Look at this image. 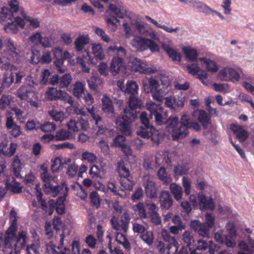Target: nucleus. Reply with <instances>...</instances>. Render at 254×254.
<instances>
[{"label": "nucleus", "instance_id": "60", "mask_svg": "<svg viewBox=\"0 0 254 254\" xmlns=\"http://www.w3.org/2000/svg\"><path fill=\"white\" fill-rule=\"evenodd\" d=\"M130 96L128 100L129 107L132 109L139 108L142 105L141 102L135 96Z\"/></svg>", "mask_w": 254, "mask_h": 254}, {"label": "nucleus", "instance_id": "35", "mask_svg": "<svg viewBox=\"0 0 254 254\" xmlns=\"http://www.w3.org/2000/svg\"><path fill=\"white\" fill-rule=\"evenodd\" d=\"M61 188L62 186H54L52 183L51 184H45L43 186L44 191L46 193L51 194L52 196H55L59 192V188Z\"/></svg>", "mask_w": 254, "mask_h": 254}, {"label": "nucleus", "instance_id": "50", "mask_svg": "<svg viewBox=\"0 0 254 254\" xmlns=\"http://www.w3.org/2000/svg\"><path fill=\"white\" fill-rule=\"evenodd\" d=\"M72 78L70 74H64L60 77V88H66L71 83Z\"/></svg>", "mask_w": 254, "mask_h": 254}, {"label": "nucleus", "instance_id": "33", "mask_svg": "<svg viewBox=\"0 0 254 254\" xmlns=\"http://www.w3.org/2000/svg\"><path fill=\"white\" fill-rule=\"evenodd\" d=\"M200 61L203 62L205 64L206 68L208 71L215 72L218 69L217 64L215 62L205 57L199 59Z\"/></svg>", "mask_w": 254, "mask_h": 254}, {"label": "nucleus", "instance_id": "59", "mask_svg": "<svg viewBox=\"0 0 254 254\" xmlns=\"http://www.w3.org/2000/svg\"><path fill=\"white\" fill-rule=\"evenodd\" d=\"M59 89L55 87H49L45 92L46 97L49 100H56L57 94Z\"/></svg>", "mask_w": 254, "mask_h": 254}, {"label": "nucleus", "instance_id": "39", "mask_svg": "<svg viewBox=\"0 0 254 254\" xmlns=\"http://www.w3.org/2000/svg\"><path fill=\"white\" fill-rule=\"evenodd\" d=\"M85 89L84 84L81 82L77 81L73 85V95L79 98L83 94H84Z\"/></svg>", "mask_w": 254, "mask_h": 254}, {"label": "nucleus", "instance_id": "62", "mask_svg": "<svg viewBox=\"0 0 254 254\" xmlns=\"http://www.w3.org/2000/svg\"><path fill=\"white\" fill-rule=\"evenodd\" d=\"M40 128L44 132H51L56 129V125L53 122H48L43 125L40 124Z\"/></svg>", "mask_w": 254, "mask_h": 254}, {"label": "nucleus", "instance_id": "40", "mask_svg": "<svg viewBox=\"0 0 254 254\" xmlns=\"http://www.w3.org/2000/svg\"><path fill=\"white\" fill-rule=\"evenodd\" d=\"M138 87L137 83L132 80L128 81L126 84V88L124 90L126 93L132 95H136L137 94Z\"/></svg>", "mask_w": 254, "mask_h": 254}, {"label": "nucleus", "instance_id": "37", "mask_svg": "<svg viewBox=\"0 0 254 254\" xmlns=\"http://www.w3.org/2000/svg\"><path fill=\"white\" fill-rule=\"evenodd\" d=\"M170 189L175 199L177 200H180L182 198L183 190L182 188L177 185L176 183H172L170 185Z\"/></svg>", "mask_w": 254, "mask_h": 254}, {"label": "nucleus", "instance_id": "53", "mask_svg": "<svg viewBox=\"0 0 254 254\" xmlns=\"http://www.w3.org/2000/svg\"><path fill=\"white\" fill-rule=\"evenodd\" d=\"M120 184L126 190L131 191L133 190L135 183L129 179L128 177H123L121 178Z\"/></svg>", "mask_w": 254, "mask_h": 254}, {"label": "nucleus", "instance_id": "58", "mask_svg": "<svg viewBox=\"0 0 254 254\" xmlns=\"http://www.w3.org/2000/svg\"><path fill=\"white\" fill-rule=\"evenodd\" d=\"M2 82L5 88L9 87L12 83H14V75L13 72L5 74Z\"/></svg>", "mask_w": 254, "mask_h": 254}, {"label": "nucleus", "instance_id": "29", "mask_svg": "<svg viewBox=\"0 0 254 254\" xmlns=\"http://www.w3.org/2000/svg\"><path fill=\"white\" fill-rule=\"evenodd\" d=\"M107 188L114 195H119L122 198H125L127 194L125 190L120 187L117 186L115 183L108 182L107 184Z\"/></svg>", "mask_w": 254, "mask_h": 254}, {"label": "nucleus", "instance_id": "47", "mask_svg": "<svg viewBox=\"0 0 254 254\" xmlns=\"http://www.w3.org/2000/svg\"><path fill=\"white\" fill-rule=\"evenodd\" d=\"M183 50L186 58L189 61H194L197 59L198 54L195 49L191 48L184 47Z\"/></svg>", "mask_w": 254, "mask_h": 254}, {"label": "nucleus", "instance_id": "10", "mask_svg": "<svg viewBox=\"0 0 254 254\" xmlns=\"http://www.w3.org/2000/svg\"><path fill=\"white\" fill-rule=\"evenodd\" d=\"M8 141L6 137H4L0 143V152L3 155L10 157L16 152L17 145L15 143H11L8 146Z\"/></svg>", "mask_w": 254, "mask_h": 254}, {"label": "nucleus", "instance_id": "24", "mask_svg": "<svg viewBox=\"0 0 254 254\" xmlns=\"http://www.w3.org/2000/svg\"><path fill=\"white\" fill-rule=\"evenodd\" d=\"M108 51L113 52L117 55L116 57H119L123 60L128 59L130 57V53L122 46H111L108 48Z\"/></svg>", "mask_w": 254, "mask_h": 254}, {"label": "nucleus", "instance_id": "41", "mask_svg": "<svg viewBox=\"0 0 254 254\" xmlns=\"http://www.w3.org/2000/svg\"><path fill=\"white\" fill-rule=\"evenodd\" d=\"M183 240L188 247H194L196 245L193 234L190 231H186L183 235Z\"/></svg>", "mask_w": 254, "mask_h": 254}, {"label": "nucleus", "instance_id": "5", "mask_svg": "<svg viewBox=\"0 0 254 254\" xmlns=\"http://www.w3.org/2000/svg\"><path fill=\"white\" fill-rule=\"evenodd\" d=\"M131 68L132 70L135 72H139L141 73L150 74L157 71L156 68H152L149 67L147 63L136 57H133L131 59Z\"/></svg>", "mask_w": 254, "mask_h": 254}, {"label": "nucleus", "instance_id": "12", "mask_svg": "<svg viewBox=\"0 0 254 254\" xmlns=\"http://www.w3.org/2000/svg\"><path fill=\"white\" fill-rule=\"evenodd\" d=\"M139 118L141 123L145 126V127H150L151 139L156 143L157 145H158L159 132L157 130H156L153 126L150 125L149 120L147 117V114L145 112H142Z\"/></svg>", "mask_w": 254, "mask_h": 254}, {"label": "nucleus", "instance_id": "42", "mask_svg": "<svg viewBox=\"0 0 254 254\" xmlns=\"http://www.w3.org/2000/svg\"><path fill=\"white\" fill-rule=\"evenodd\" d=\"M116 240L118 243L123 245L126 250H130V244L128 239L126 238V235L120 232L117 233L116 237Z\"/></svg>", "mask_w": 254, "mask_h": 254}, {"label": "nucleus", "instance_id": "7", "mask_svg": "<svg viewBox=\"0 0 254 254\" xmlns=\"http://www.w3.org/2000/svg\"><path fill=\"white\" fill-rule=\"evenodd\" d=\"M3 48L8 53V56L7 57L8 59L15 62L19 60L20 57L19 50L17 48V45L10 39L4 40Z\"/></svg>", "mask_w": 254, "mask_h": 254}, {"label": "nucleus", "instance_id": "3", "mask_svg": "<svg viewBox=\"0 0 254 254\" xmlns=\"http://www.w3.org/2000/svg\"><path fill=\"white\" fill-rule=\"evenodd\" d=\"M17 96L21 100L27 101L34 108H37L39 106L37 94L28 86H21L17 91Z\"/></svg>", "mask_w": 254, "mask_h": 254}, {"label": "nucleus", "instance_id": "48", "mask_svg": "<svg viewBox=\"0 0 254 254\" xmlns=\"http://www.w3.org/2000/svg\"><path fill=\"white\" fill-rule=\"evenodd\" d=\"M49 114L56 122H62L65 118V115L62 111L52 109L48 111Z\"/></svg>", "mask_w": 254, "mask_h": 254}, {"label": "nucleus", "instance_id": "34", "mask_svg": "<svg viewBox=\"0 0 254 254\" xmlns=\"http://www.w3.org/2000/svg\"><path fill=\"white\" fill-rule=\"evenodd\" d=\"M61 100L64 103H67L70 105L73 106L74 101L72 98L65 91L59 89L57 94L56 100Z\"/></svg>", "mask_w": 254, "mask_h": 254}, {"label": "nucleus", "instance_id": "51", "mask_svg": "<svg viewBox=\"0 0 254 254\" xmlns=\"http://www.w3.org/2000/svg\"><path fill=\"white\" fill-rule=\"evenodd\" d=\"M92 50V53L97 59L102 60L104 58L103 48L100 44H93Z\"/></svg>", "mask_w": 254, "mask_h": 254}, {"label": "nucleus", "instance_id": "28", "mask_svg": "<svg viewBox=\"0 0 254 254\" xmlns=\"http://www.w3.org/2000/svg\"><path fill=\"white\" fill-rule=\"evenodd\" d=\"M162 48L172 61L178 62L181 61V54L177 52L175 50L164 44L162 45Z\"/></svg>", "mask_w": 254, "mask_h": 254}, {"label": "nucleus", "instance_id": "56", "mask_svg": "<svg viewBox=\"0 0 254 254\" xmlns=\"http://www.w3.org/2000/svg\"><path fill=\"white\" fill-rule=\"evenodd\" d=\"M21 167V160L19 159L17 155L14 156L13 158L12 169L14 174L16 177L20 175V171Z\"/></svg>", "mask_w": 254, "mask_h": 254}, {"label": "nucleus", "instance_id": "14", "mask_svg": "<svg viewBox=\"0 0 254 254\" xmlns=\"http://www.w3.org/2000/svg\"><path fill=\"white\" fill-rule=\"evenodd\" d=\"M203 238L196 240V249L199 251H204L207 248L209 249V254H215V251L217 248L212 240L207 241Z\"/></svg>", "mask_w": 254, "mask_h": 254}, {"label": "nucleus", "instance_id": "44", "mask_svg": "<svg viewBox=\"0 0 254 254\" xmlns=\"http://www.w3.org/2000/svg\"><path fill=\"white\" fill-rule=\"evenodd\" d=\"M35 190H36V195L38 201L40 203L41 208L43 211L47 212L48 206L45 200L42 198L43 193L41 191V189L39 184H36Z\"/></svg>", "mask_w": 254, "mask_h": 254}, {"label": "nucleus", "instance_id": "52", "mask_svg": "<svg viewBox=\"0 0 254 254\" xmlns=\"http://www.w3.org/2000/svg\"><path fill=\"white\" fill-rule=\"evenodd\" d=\"M95 122V128H97V135H101L105 134L108 128L106 127L103 123V120L102 117H100V119L96 120L94 121Z\"/></svg>", "mask_w": 254, "mask_h": 254}, {"label": "nucleus", "instance_id": "64", "mask_svg": "<svg viewBox=\"0 0 254 254\" xmlns=\"http://www.w3.org/2000/svg\"><path fill=\"white\" fill-rule=\"evenodd\" d=\"M40 247L38 244L32 243L26 246V252L27 254H40L39 252Z\"/></svg>", "mask_w": 254, "mask_h": 254}, {"label": "nucleus", "instance_id": "22", "mask_svg": "<svg viewBox=\"0 0 254 254\" xmlns=\"http://www.w3.org/2000/svg\"><path fill=\"white\" fill-rule=\"evenodd\" d=\"M231 129L236 135V138L241 142H244L249 137V133L248 131L243 129L240 126L232 125L231 126Z\"/></svg>", "mask_w": 254, "mask_h": 254}, {"label": "nucleus", "instance_id": "26", "mask_svg": "<svg viewBox=\"0 0 254 254\" xmlns=\"http://www.w3.org/2000/svg\"><path fill=\"white\" fill-rule=\"evenodd\" d=\"M145 193L148 197L154 198L157 196V186L152 180L148 181L145 187Z\"/></svg>", "mask_w": 254, "mask_h": 254}, {"label": "nucleus", "instance_id": "16", "mask_svg": "<svg viewBox=\"0 0 254 254\" xmlns=\"http://www.w3.org/2000/svg\"><path fill=\"white\" fill-rule=\"evenodd\" d=\"M102 111L110 118L115 117V110L111 99L106 95L102 99Z\"/></svg>", "mask_w": 254, "mask_h": 254}, {"label": "nucleus", "instance_id": "1", "mask_svg": "<svg viewBox=\"0 0 254 254\" xmlns=\"http://www.w3.org/2000/svg\"><path fill=\"white\" fill-rule=\"evenodd\" d=\"M163 108L160 107V125L166 124V128L168 132L172 134L173 140H178L183 138L188 134V129L191 122L190 117L186 114L182 115L180 123L177 117H170L165 121H163L162 112Z\"/></svg>", "mask_w": 254, "mask_h": 254}, {"label": "nucleus", "instance_id": "49", "mask_svg": "<svg viewBox=\"0 0 254 254\" xmlns=\"http://www.w3.org/2000/svg\"><path fill=\"white\" fill-rule=\"evenodd\" d=\"M71 160L68 159L67 161L64 160H62L60 157H56L54 160L53 164L51 166V170L53 173L56 172L60 169V168L63 167V165L68 162H70Z\"/></svg>", "mask_w": 254, "mask_h": 254}, {"label": "nucleus", "instance_id": "23", "mask_svg": "<svg viewBox=\"0 0 254 254\" xmlns=\"http://www.w3.org/2000/svg\"><path fill=\"white\" fill-rule=\"evenodd\" d=\"M160 94H166L171 90V81L168 76L160 73Z\"/></svg>", "mask_w": 254, "mask_h": 254}, {"label": "nucleus", "instance_id": "4", "mask_svg": "<svg viewBox=\"0 0 254 254\" xmlns=\"http://www.w3.org/2000/svg\"><path fill=\"white\" fill-rule=\"evenodd\" d=\"M143 90L145 92L152 94L153 98L159 101V84L157 79L153 77L148 79L147 77L142 79Z\"/></svg>", "mask_w": 254, "mask_h": 254}, {"label": "nucleus", "instance_id": "46", "mask_svg": "<svg viewBox=\"0 0 254 254\" xmlns=\"http://www.w3.org/2000/svg\"><path fill=\"white\" fill-rule=\"evenodd\" d=\"M117 170L119 173L121 178L129 177L130 172L129 169L125 166L124 161H120L118 163Z\"/></svg>", "mask_w": 254, "mask_h": 254}, {"label": "nucleus", "instance_id": "11", "mask_svg": "<svg viewBox=\"0 0 254 254\" xmlns=\"http://www.w3.org/2000/svg\"><path fill=\"white\" fill-rule=\"evenodd\" d=\"M17 227L14 223L7 229L4 238V245L6 248L10 249H14V244L16 239Z\"/></svg>", "mask_w": 254, "mask_h": 254}, {"label": "nucleus", "instance_id": "43", "mask_svg": "<svg viewBox=\"0 0 254 254\" xmlns=\"http://www.w3.org/2000/svg\"><path fill=\"white\" fill-rule=\"evenodd\" d=\"M9 5L10 6V9H6V11H4V10L3 9V12L0 16V19H2L3 21L4 20L3 18H6L7 15L16 13L18 10V5L16 1H11Z\"/></svg>", "mask_w": 254, "mask_h": 254}, {"label": "nucleus", "instance_id": "15", "mask_svg": "<svg viewBox=\"0 0 254 254\" xmlns=\"http://www.w3.org/2000/svg\"><path fill=\"white\" fill-rule=\"evenodd\" d=\"M115 123L118 129L124 135L130 136L132 133L130 122L124 120L123 118L117 117Z\"/></svg>", "mask_w": 254, "mask_h": 254}, {"label": "nucleus", "instance_id": "19", "mask_svg": "<svg viewBox=\"0 0 254 254\" xmlns=\"http://www.w3.org/2000/svg\"><path fill=\"white\" fill-rule=\"evenodd\" d=\"M219 74L225 80L238 81L240 77L237 72L232 68H228L221 70Z\"/></svg>", "mask_w": 254, "mask_h": 254}, {"label": "nucleus", "instance_id": "31", "mask_svg": "<svg viewBox=\"0 0 254 254\" xmlns=\"http://www.w3.org/2000/svg\"><path fill=\"white\" fill-rule=\"evenodd\" d=\"M143 167L146 170H152L156 168L158 166L157 157L156 156L155 161H154L153 157L151 155L146 156L144 158L143 164Z\"/></svg>", "mask_w": 254, "mask_h": 254}, {"label": "nucleus", "instance_id": "63", "mask_svg": "<svg viewBox=\"0 0 254 254\" xmlns=\"http://www.w3.org/2000/svg\"><path fill=\"white\" fill-rule=\"evenodd\" d=\"M21 14L24 19L29 23L33 28L36 29L40 27V22L38 19L27 16L23 12H21Z\"/></svg>", "mask_w": 254, "mask_h": 254}, {"label": "nucleus", "instance_id": "30", "mask_svg": "<svg viewBox=\"0 0 254 254\" xmlns=\"http://www.w3.org/2000/svg\"><path fill=\"white\" fill-rule=\"evenodd\" d=\"M124 115L118 118H123L124 120L132 123L136 119V111L134 109L126 107L124 110Z\"/></svg>", "mask_w": 254, "mask_h": 254}, {"label": "nucleus", "instance_id": "55", "mask_svg": "<svg viewBox=\"0 0 254 254\" xmlns=\"http://www.w3.org/2000/svg\"><path fill=\"white\" fill-rule=\"evenodd\" d=\"M71 133L64 129H61L58 130L55 136L57 140H64L69 139L71 137Z\"/></svg>", "mask_w": 254, "mask_h": 254}, {"label": "nucleus", "instance_id": "25", "mask_svg": "<svg viewBox=\"0 0 254 254\" xmlns=\"http://www.w3.org/2000/svg\"><path fill=\"white\" fill-rule=\"evenodd\" d=\"M197 120L201 124L204 129H206L211 124L210 117L204 110H199L198 111Z\"/></svg>", "mask_w": 254, "mask_h": 254}, {"label": "nucleus", "instance_id": "38", "mask_svg": "<svg viewBox=\"0 0 254 254\" xmlns=\"http://www.w3.org/2000/svg\"><path fill=\"white\" fill-rule=\"evenodd\" d=\"M190 170L188 164L184 163L181 164H178L174 167V172L176 176H182L187 175Z\"/></svg>", "mask_w": 254, "mask_h": 254}, {"label": "nucleus", "instance_id": "27", "mask_svg": "<svg viewBox=\"0 0 254 254\" xmlns=\"http://www.w3.org/2000/svg\"><path fill=\"white\" fill-rule=\"evenodd\" d=\"M90 39L88 35H79L74 41L75 48L78 51H82L86 45L89 43Z\"/></svg>", "mask_w": 254, "mask_h": 254}, {"label": "nucleus", "instance_id": "54", "mask_svg": "<svg viewBox=\"0 0 254 254\" xmlns=\"http://www.w3.org/2000/svg\"><path fill=\"white\" fill-rule=\"evenodd\" d=\"M160 180L166 185H169L172 181L171 175L166 173V169L163 167H160Z\"/></svg>", "mask_w": 254, "mask_h": 254}, {"label": "nucleus", "instance_id": "17", "mask_svg": "<svg viewBox=\"0 0 254 254\" xmlns=\"http://www.w3.org/2000/svg\"><path fill=\"white\" fill-rule=\"evenodd\" d=\"M125 67L124 60L119 57H114L110 65V71L113 75L118 74Z\"/></svg>", "mask_w": 254, "mask_h": 254}, {"label": "nucleus", "instance_id": "45", "mask_svg": "<svg viewBox=\"0 0 254 254\" xmlns=\"http://www.w3.org/2000/svg\"><path fill=\"white\" fill-rule=\"evenodd\" d=\"M149 210L151 212V221L156 224H159V214L157 213L158 208L157 206L153 203H150L148 204Z\"/></svg>", "mask_w": 254, "mask_h": 254}, {"label": "nucleus", "instance_id": "32", "mask_svg": "<svg viewBox=\"0 0 254 254\" xmlns=\"http://www.w3.org/2000/svg\"><path fill=\"white\" fill-rule=\"evenodd\" d=\"M157 48V45L152 40L148 39H143L137 50L143 51L147 49H150L152 51H156Z\"/></svg>", "mask_w": 254, "mask_h": 254}, {"label": "nucleus", "instance_id": "57", "mask_svg": "<svg viewBox=\"0 0 254 254\" xmlns=\"http://www.w3.org/2000/svg\"><path fill=\"white\" fill-rule=\"evenodd\" d=\"M136 133L144 138H148L151 136L150 127H146L144 126L139 127L137 129Z\"/></svg>", "mask_w": 254, "mask_h": 254}, {"label": "nucleus", "instance_id": "9", "mask_svg": "<svg viewBox=\"0 0 254 254\" xmlns=\"http://www.w3.org/2000/svg\"><path fill=\"white\" fill-rule=\"evenodd\" d=\"M5 127L9 134L14 138L18 137L22 134L20 127L17 125L11 116L6 118Z\"/></svg>", "mask_w": 254, "mask_h": 254}, {"label": "nucleus", "instance_id": "20", "mask_svg": "<svg viewBox=\"0 0 254 254\" xmlns=\"http://www.w3.org/2000/svg\"><path fill=\"white\" fill-rule=\"evenodd\" d=\"M27 238L26 233L24 231L20 232L18 236H16L15 241L14 244V249H11L9 253H13L15 251L20 252V249L25 247L26 244V239Z\"/></svg>", "mask_w": 254, "mask_h": 254}, {"label": "nucleus", "instance_id": "2", "mask_svg": "<svg viewBox=\"0 0 254 254\" xmlns=\"http://www.w3.org/2000/svg\"><path fill=\"white\" fill-rule=\"evenodd\" d=\"M215 217L211 213H206L203 223L199 220H194L191 223L192 229L199 236L203 237H209L211 230L215 226Z\"/></svg>", "mask_w": 254, "mask_h": 254}, {"label": "nucleus", "instance_id": "21", "mask_svg": "<svg viewBox=\"0 0 254 254\" xmlns=\"http://www.w3.org/2000/svg\"><path fill=\"white\" fill-rule=\"evenodd\" d=\"M160 203L162 208L168 209L173 204V199L168 191H163L160 193Z\"/></svg>", "mask_w": 254, "mask_h": 254}, {"label": "nucleus", "instance_id": "61", "mask_svg": "<svg viewBox=\"0 0 254 254\" xmlns=\"http://www.w3.org/2000/svg\"><path fill=\"white\" fill-rule=\"evenodd\" d=\"M81 158L89 163H94L97 160V156L92 152L85 151L82 153Z\"/></svg>", "mask_w": 254, "mask_h": 254}, {"label": "nucleus", "instance_id": "18", "mask_svg": "<svg viewBox=\"0 0 254 254\" xmlns=\"http://www.w3.org/2000/svg\"><path fill=\"white\" fill-rule=\"evenodd\" d=\"M103 80L97 75H93L87 80L90 89L96 92L101 91L103 88Z\"/></svg>", "mask_w": 254, "mask_h": 254}, {"label": "nucleus", "instance_id": "13", "mask_svg": "<svg viewBox=\"0 0 254 254\" xmlns=\"http://www.w3.org/2000/svg\"><path fill=\"white\" fill-rule=\"evenodd\" d=\"M100 168L97 165H92L89 170V175L92 178H99L102 179L105 178L106 170L105 168L106 164L103 161L100 162Z\"/></svg>", "mask_w": 254, "mask_h": 254}, {"label": "nucleus", "instance_id": "6", "mask_svg": "<svg viewBox=\"0 0 254 254\" xmlns=\"http://www.w3.org/2000/svg\"><path fill=\"white\" fill-rule=\"evenodd\" d=\"M130 220L129 214L125 211L121 216L120 220H118L117 218L114 216L111 218V222L114 229L127 233L128 230Z\"/></svg>", "mask_w": 254, "mask_h": 254}, {"label": "nucleus", "instance_id": "36", "mask_svg": "<svg viewBox=\"0 0 254 254\" xmlns=\"http://www.w3.org/2000/svg\"><path fill=\"white\" fill-rule=\"evenodd\" d=\"M12 180H9L6 182V187L7 189L15 193H18L21 191L22 187L20 186L19 183L15 181V180L12 178Z\"/></svg>", "mask_w": 254, "mask_h": 254}, {"label": "nucleus", "instance_id": "8", "mask_svg": "<svg viewBox=\"0 0 254 254\" xmlns=\"http://www.w3.org/2000/svg\"><path fill=\"white\" fill-rule=\"evenodd\" d=\"M197 195L199 208L201 210H213L214 209V203L212 197H207L202 192H198Z\"/></svg>", "mask_w": 254, "mask_h": 254}]
</instances>
